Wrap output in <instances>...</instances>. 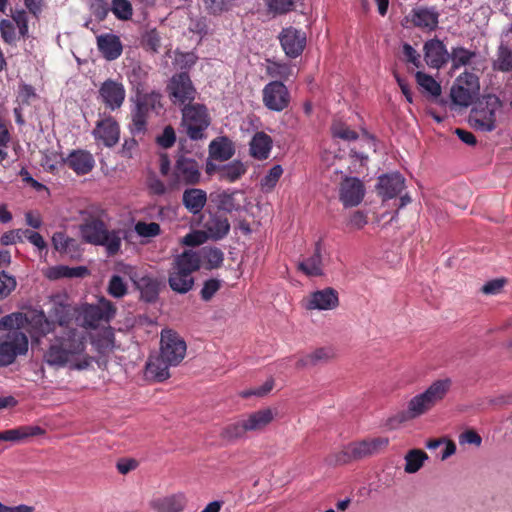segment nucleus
I'll return each instance as SVG.
<instances>
[{"instance_id":"obj_26","label":"nucleus","mask_w":512,"mask_h":512,"mask_svg":"<svg viewBox=\"0 0 512 512\" xmlns=\"http://www.w3.org/2000/svg\"><path fill=\"white\" fill-rule=\"evenodd\" d=\"M432 408L433 405L429 402V400L425 397L423 393H420L414 396L408 402L407 410L404 411L400 416L401 421H407L418 418L421 415L427 413Z\"/></svg>"},{"instance_id":"obj_49","label":"nucleus","mask_w":512,"mask_h":512,"mask_svg":"<svg viewBox=\"0 0 512 512\" xmlns=\"http://www.w3.org/2000/svg\"><path fill=\"white\" fill-rule=\"evenodd\" d=\"M331 133L333 137L345 141H355L359 135L355 130H352L347 124L342 121H334L331 125Z\"/></svg>"},{"instance_id":"obj_6","label":"nucleus","mask_w":512,"mask_h":512,"mask_svg":"<svg viewBox=\"0 0 512 512\" xmlns=\"http://www.w3.org/2000/svg\"><path fill=\"white\" fill-rule=\"evenodd\" d=\"M200 179L201 167L199 163L191 157L179 155L168 178V184L172 189H175L181 186L197 185Z\"/></svg>"},{"instance_id":"obj_10","label":"nucleus","mask_w":512,"mask_h":512,"mask_svg":"<svg viewBox=\"0 0 512 512\" xmlns=\"http://www.w3.org/2000/svg\"><path fill=\"white\" fill-rule=\"evenodd\" d=\"M263 105L270 111L282 112L291 102V95L282 81H270L262 89Z\"/></svg>"},{"instance_id":"obj_40","label":"nucleus","mask_w":512,"mask_h":512,"mask_svg":"<svg viewBox=\"0 0 512 512\" xmlns=\"http://www.w3.org/2000/svg\"><path fill=\"white\" fill-rule=\"evenodd\" d=\"M161 98L162 95L157 91L138 93L136 106L146 112L158 110L162 108Z\"/></svg>"},{"instance_id":"obj_34","label":"nucleus","mask_w":512,"mask_h":512,"mask_svg":"<svg viewBox=\"0 0 512 512\" xmlns=\"http://www.w3.org/2000/svg\"><path fill=\"white\" fill-rule=\"evenodd\" d=\"M187 505V498L183 493L173 494L155 502L154 507L159 512H181Z\"/></svg>"},{"instance_id":"obj_21","label":"nucleus","mask_w":512,"mask_h":512,"mask_svg":"<svg viewBox=\"0 0 512 512\" xmlns=\"http://www.w3.org/2000/svg\"><path fill=\"white\" fill-rule=\"evenodd\" d=\"M50 320L45 318L44 324L41 325V332L46 335L51 332H55V325L58 324L63 329H73L69 327L70 323L73 320L74 314L72 313V309L67 305H56L53 310L50 312Z\"/></svg>"},{"instance_id":"obj_50","label":"nucleus","mask_w":512,"mask_h":512,"mask_svg":"<svg viewBox=\"0 0 512 512\" xmlns=\"http://www.w3.org/2000/svg\"><path fill=\"white\" fill-rule=\"evenodd\" d=\"M111 11L122 21L130 20L133 16V7L128 0H112Z\"/></svg>"},{"instance_id":"obj_58","label":"nucleus","mask_w":512,"mask_h":512,"mask_svg":"<svg viewBox=\"0 0 512 512\" xmlns=\"http://www.w3.org/2000/svg\"><path fill=\"white\" fill-rule=\"evenodd\" d=\"M456 82L458 85H463L474 93H477L479 90V79L475 74L471 72H463L458 76Z\"/></svg>"},{"instance_id":"obj_11","label":"nucleus","mask_w":512,"mask_h":512,"mask_svg":"<svg viewBox=\"0 0 512 512\" xmlns=\"http://www.w3.org/2000/svg\"><path fill=\"white\" fill-rule=\"evenodd\" d=\"M28 350V338L20 330H14L7 334L0 343V366L6 367L12 364L18 355H23Z\"/></svg>"},{"instance_id":"obj_48","label":"nucleus","mask_w":512,"mask_h":512,"mask_svg":"<svg viewBox=\"0 0 512 512\" xmlns=\"http://www.w3.org/2000/svg\"><path fill=\"white\" fill-rule=\"evenodd\" d=\"M209 201L217 210L230 212L234 209V198L226 192L211 193Z\"/></svg>"},{"instance_id":"obj_2","label":"nucleus","mask_w":512,"mask_h":512,"mask_svg":"<svg viewBox=\"0 0 512 512\" xmlns=\"http://www.w3.org/2000/svg\"><path fill=\"white\" fill-rule=\"evenodd\" d=\"M187 345L184 339L172 329H163L160 339V352L150 357L147 373L161 382L170 377V367L178 366L186 355Z\"/></svg>"},{"instance_id":"obj_52","label":"nucleus","mask_w":512,"mask_h":512,"mask_svg":"<svg viewBox=\"0 0 512 512\" xmlns=\"http://www.w3.org/2000/svg\"><path fill=\"white\" fill-rule=\"evenodd\" d=\"M127 284L119 275H113L108 283L107 292L114 298H122L127 294Z\"/></svg>"},{"instance_id":"obj_12","label":"nucleus","mask_w":512,"mask_h":512,"mask_svg":"<svg viewBox=\"0 0 512 512\" xmlns=\"http://www.w3.org/2000/svg\"><path fill=\"white\" fill-rule=\"evenodd\" d=\"M126 98L124 84L115 79L105 80L99 87L98 99L105 108L115 111L122 107Z\"/></svg>"},{"instance_id":"obj_8","label":"nucleus","mask_w":512,"mask_h":512,"mask_svg":"<svg viewBox=\"0 0 512 512\" xmlns=\"http://www.w3.org/2000/svg\"><path fill=\"white\" fill-rule=\"evenodd\" d=\"M117 308L110 300L101 297L97 304H86L81 308L82 326L96 329L101 322L109 323L116 315Z\"/></svg>"},{"instance_id":"obj_57","label":"nucleus","mask_w":512,"mask_h":512,"mask_svg":"<svg viewBox=\"0 0 512 512\" xmlns=\"http://www.w3.org/2000/svg\"><path fill=\"white\" fill-rule=\"evenodd\" d=\"M16 280L5 271L0 272V300L6 298L16 288Z\"/></svg>"},{"instance_id":"obj_33","label":"nucleus","mask_w":512,"mask_h":512,"mask_svg":"<svg viewBox=\"0 0 512 512\" xmlns=\"http://www.w3.org/2000/svg\"><path fill=\"white\" fill-rule=\"evenodd\" d=\"M452 381L450 378L438 379L434 381L423 394L433 405V407L442 401L451 389Z\"/></svg>"},{"instance_id":"obj_54","label":"nucleus","mask_w":512,"mask_h":512,"mask_svg":"<svg viewBox=\"0 0 512 512\" xmlns=\"http://www.w3.org/2000/svg\"><path fill=\"white\" fill-rule=\"evenodd\" d=\"M283 173V169L280 165H274L265 175V177L261 180V186L263 189L271 190L273 189L277 182L279 181L281 175Z\"/></svg>"},{"instance_id":"obj_28","label":"nucleus","mask_w":512,"mask_h":512,"mask_svg":"<svg viewBox=\"0 0 512 512\" xmlns=\"http://www.w3.org/2000/svg\"><path fill=\"white\" fill-rule=\"evenodd\" d=\"M249 432L262 431L274 419V414L270 408L261 409L243 416Z\"/></svg>"},{"instance_id":"obj_62","label":"nucleus","mask_w":512,"mask_h":512,"mask_svg":"<svg viewBox=\"0 0 512 512\" xmlns=\"http://www.w3.org/2000/svg\"><path fill=\"white\" fill-rule=\"evenodd\" d=\"M506 282L505 278H496L485 283L480 290L485 295H496L501 292Z\"/></svg>"},{"instance_id":"obj_35","label":"nucleus","mask_w":512,"mask_h":512,"mask_svg":"<svg viewBox=\"0 0 512 512\" xmlns=\"http://www.w3.org/2000/svg\"><path fill=\"white\" fill-rule=\"evenodd\" d=\"M334 353L331 348L321 347L313 352L301 357L296 362V367L302 369L305 367L316 366L319 363H324L333 358Z\"/></svg>"},{"instance_id":"obj_47","label":"nucleus","mask_w":512,"mask_h":512,"mask_svg":"<svg viewBox=\"0 0 512 512\" xmlns=\"http://www.w3.org/2000/svg\"><path fill=\"white\" fill-rule=\"evenodd\" d=\"M149 112L135 106V109L132 111V123L130 126V130L132 134H143L147 130V119Z\"/></svg>"},{"instance_id":"obj_20","label":"nucleus","mask_w":512,"mask_h":512,"mask_svg":"<svg viewBox=\"0 0 512 512\" xmlns=\"http://www.w3.org/2000/svg\"><path fill=\"white\" fill-rule=\"evenodd\" d=\"M63 162L77 175L82 176L90 173L95 167V159L91 152L85 149H74Z\"/></svg>"},{"instance_id":"obj_63","label":"nucleus","mask_w":512,"mask_h":512,"mask_svg":"<svg viewBox=\"0 0 512 512\" xmlns=\"http://www.w3.org/2000/svg\"><path fill=\"white\" fill-rule=\"evenodd\" d=\"M402 53L406 62L411 63L416 68L421 66L420 54L410 44H403Z\"/></svg>"},{"instance_id":"obj_64","label":"nucleus","mask_w":512,"mask_h":512,"mask_svg":"<svg viewBox=\"0 0 512 512\" xmlns=\"http://www.w3.org/2000/svg\"><path fill=\"white\" fill-rule=\"evenodd\" d=\"M143 41L145 46L153 52H158L161 46V38L155 29L148 31Z\"/></svg>"},{"instance_id":"obj_32","label":"nucleus","mask_w":512,"mask_h":512,"mask_svg":"<svg viewBox=\"0 0 512 512\" xmlns=\"http://www.w3.org/2000/svg\"><path fill=\"white\" fill-rule=\"evenodd\" d=\"M44 429L40 426H19L0 432L1 441H22L29 437L44 434Z\"/></svg>"},{"instance_id":"obj_38","label":"nucleus","mask_w":512,"mask_h":512,"mask_svg":"<svg viewBox=\"0 0 512 512\" xmlns=\"http://www.w3.org/2000/svg\"><path fill=\"white\" fill-rule=\"evenodd\" d=\"M246 167L245 165L239 161L234 160L222 167L219 168V178L221 180H225L227 182H235L236 180L240 179L242 175L246 173Z\"/></svg>"},{"instance_id":"obj_61","label":"nucleus","mask_w":512,"mask_h":512,"mask_svg":"<svg viewBox=\"0 0 512 512\" xmlns=\"http://www.w3.org/2000/svg\"><path fill=\"white\" fill-rule=\"evenodd\" d=\"M0 33L4 42L12 44L16 40V31L13 23L7 19L0 21Z\"/></svg>"},{"instance_id":"obj_31","label":"nucleus","mask_w":512,"mask_h":512,"mask_svg":"<svg viewBox=\"0 0 512 512\" xmlns=\"http://www.w3.org/2000/svg\"><path fill=\"white\" fill-rule=\"evenodd\" d=\"M478 53L475 50L467 49L463 46L452 47L449 53V61L453 70H458L461 67L470 66Z\"/></svg>"},{"instance_id":"obj_24","label":"nucleus","mask_w":512,"mask_h":512,"mask_svg":"<svg viewBox=\"0 0 512 512\" xmlns=\"http://www.w3.org/2000/svg\"><path fill=\"white\" fill-rule=\"evenodd\" d=\"M97 48L104 59L113 61L118 59L123 52V45L119 36L105 33L97 36Z\"/></svg>"},{"instance_id":"obj_45","label":"nucleus","mask_w":512,"mask_h":512,"mask_svg":"<svg viewBox=\"0 0 512 512\" xmlns=\"http://www.w3.org/2000/svg\"><path fill=\"white\" fill-rule=\"evenodd\" d=\"M417 84L432 97H438L441 94L440 84L430 75L418 71L415 75Z\"/></svg>"},{"instance_id":"obj_43","label":"nucleus","mask_w":512,"mask_h":512,"mask_svg":"<svg viewBox=\"0 0 512 512\" xmlns=\"http://www.w3.org/2000/svg\"><path fill=\"white\" fill-rule=\"evenodd\" d=\"M266 73L271 78L276 79L275 81L289 80L293 74L292 66L288 63L271 62L266 69Z\"/></svg>"},{"instance_id":"obj_51","label":"nucleus","mask_w":512,"mask_h":512,"mask_svg":"<svg viewBox=\"0 0 512 512\" xmlns=\"http://www.w3.org/2000/svg\"><path fill=\"white\" fill-rule=\"evenodd\" d=\"M203 259L206 261L208 269H217L221 267L224 261V253L219 248H207L204 247L202 250Z\"/></svg>"},{"instance_id":"obj_4","label":"nucleus","mask_w":512,"mask_h":512,"mask_svg":"<svg viewBox=\"0 0 512 512\" xmlns=\"http://www.w3.org/2000/svg\"><path fill=\"white\" fill-rule=\"evenodd\" d=\"M388 444L389 439L387 437L366 438L361 441H354L344 446L341 450L331 453L327 457V462L330 465L338 466L359 461L379 453Z\"/></svg>"},{"instance_id":"obj_19","label":"nucleus","mask_w":512,"mask_h":512,"mask_svg":"<svg viewBox=\"0 0 512 512\" xmlns=\"http://www.w3.org/2000/svg\"><path fill=\"white\" fill-rule=\"evenodd\" d=\"M439 16L436 7H417L411 10L407 19L414 27L434 31L438 27Z\"/></svg>"},{"instance_id":"obj_27","label":"nucleus","mask_w":512,"mask_h":512,"mask_svg":"<svg viewBox=\"0 0 512 512\" xmlns=\"http://www.w3.org/2000/svg\"><path fill=\"white\" fill-rule=\"evenodd\" d=\"M136 285V288L141 293V298L148 302H155L159 295V282L156 278L151 276H142L138 279L131 277Z\"/></svg>"},{"instance_id":"obj_39","label":"nucleus","mask_w":512,"mask_h":512,"mask_svg":"<svg viewBox=\"0 0 512 512\" xmlns=\"http://www.w3.org/2000/svg\"><path fill=\"white\" fill-rule=\"evenodd\" d=\"M89 274L87 267L78 266V267H68V266H56L52 267L49 270L48 277L50 279H60V278H73L79 277L82 278Z\"/></svg>"},{"instance_id":"obj_15","label":"nucleus","mask_w":512,"mask_h":512,"mask_svg":"<svg viewBox=\"0 0 512 512\" xmlns=\"http://www.w3.org/2000/svg\"><path fill=\"white\" fill-rule=\"evenodd\" d=\"M92 135L105 147L112 148L119 142L120 126L112 116H108L96 122Z\"/></svg>"},{"instance_id":"obj_3","label":"nucleus","mask_w":512,"mask_h":512,"mask_svg":"<svg viewBox=\"0 0 512 512\" xmlns=\"http://www.w3.org/2000/svg\"><path fill=\"white\" fill-rule=\"evenodd\" d=\"M201 267V256L192 250L177 255L169 270L168 284L176 293L185 294L194 286L193 273Z\"/></svg>"},{"instance_id":"obj_55","label":"nucleus","mask_w":512,"mask_h":512,"mask_svg":"<svg viewBox=\"0 0 512 512\" xmlns=\"http://www.w3.org/2000/svg\"><path fill=\"white\" fill-rule=\"evenodd\" d=\"M222 286V281L211 278L204 282L203 287L200 291V296L204 301H210L213 296L219 291Z\"/></svg>"},{"instance_id":"obj_16","label":"nucleus","mask_w":512,"mask_h":512,"mask_svg":"<svg viewBox=\"0 0 512 512\" xmlns=\"http://www.w3.org/2000/svg\"><path fill=\"white\" fill-rule=\"evenodd\" d=\"M424 60L433 69H440L449 62V51L443 41L433 38L424 43Z\"/></svg>"},{"instance_id":"obj_53","label":"nucleus","mask_w":512,"mask_h":512,"mask_svg":"<svg viewBox=\"0 0 512 512\" xmlns=\"http://www.w3.org/2000/svg\"><path fill=\"white\" fill-rule=\"evenodd\" d=\"M155 142L163 149L173 147L176 142V133L174 128L171 125L165 126L162 133L156 137Z\"/></svg>"},{"instance_id":"obj_9","label":"nucleus","mask_w":512,"mask_h":512,"mask_svg":"<svg viewBox=\"0 0 512 512\" xmlns=\"http://www.w3.org/2000/svg\"><path fill=\"white\" fill-rule=\"evenodd\" d=\"M81 235L85 242L106 247L107 254H117L121 247V238L118 232L109 231L107 226H80Z\"/></svg>"},{"instance_id":"obj_14","label":"nucleus","mask_w":512,"mask_h":512,"mask_svg":"<svg viewBox=\"0 0 512 512\" xmlns=\"http://www.w3.org/2000/svg\"><path fill=\"white\" fill-rule=\"evenodd\" d=\"M339 304V293L332 287L311 292L303 300V306L306 310H334Z\"/></svg>"},{"instance_id":"obj_29","label":"nucleus","mask_w":512,"mask_h":512,"mask_svg":"<svg viewBox=\"0 0 512 512\" xmlns=\"http://www.w3.org/2000/svg\"><path fill=\"white\" fill-rule=\"evenodd\" d=\"M271 148L272 139L264 132H257L250 142V153L254 158L259 160L267 159Z\"/></svg>"},{"instance_id":"obj_22","label":"nucleus","mask_w":512,"mask_h":512,"mask_svg":"<svg viewBox=\"0 0 512 512\" xmlns=\"http://www.w3.org/2000/svg\"><path fill=\"white\" fill-rule=\"evenodd\" d=\"M405 186L404 177L398 173L384 174L378 178L376 189L378 195L384 200L392 199L399 195Z\"/></svg>"},{"instance_id":"obj_56","label":"nucleus","mask_w":512,"mask_h":512,"mask_svg":"<svg viewBox=\"0 0 512 512\" xmlns=\"http://www.w3.org/2000/svg\"><path fill=\"white\" fill-rule=\"evenodd\" d=\"M23 322L22 313H11L0 319V330H19Z\"/></svg>"},{"instance_id":"obj_25","label":"nucleus","mask_w":512,"mask_h":512,"mask_svg":"<svg viewBox=\"0 0 512 512\" xmlns=\"http://www.w3.org/2000/svg\"><path fill=\"white\" fill-rule=\"evenodd\" d=\"M323 253L322 240L315 243L313 254L298 264V269L310 277L323 275Z\"/></svg>"},{"instance_id":"obj_41","label":"nucleus","mask_w":512,"mask_h":512,"mask_svg":"<svg viewBox=\"0 0 512 512\" xmlns=\"http://www.w3.org/2000/svg\"><path fill=\"white\" fill-rule=\"evenodd\" d=\"M426 459H428V455L423 450L412 449L408 451L405 455V472L409 474L416 473L421 469Z\"/></svg>"},{"instance_id":"obj_1","label":"nucleus","mask_w":512,"mask_h":512,"mask_svg":"<svg viewBox=\"0 0 512 512\" xmlns=\"http://www.w3.org/2000/svg\"><path fill=\"white\" fill-rule=\"evenodd\" d=\"M87 336L78 329H63L55 334L54 340L44 354V361L54 368L69 366L74 370L87 369L93 360L86 352Z\"/></svg>"},{"instance_id":"obj_44","label":"nucleus","mask_w":512,"mask_h":512,"mask_svg":"<svg viewBox=\"0 0 512 512\" xmlns=\"http://www.w3.org/2000/svg\"><path fill=\"white\" fill-rule=\"evenodd\" d=\"M80 224H105V212L97 206H89L80 212Z\"/></svg>"},{"instance_id":"obj_13","label":"nucleus","mask_w":512,"mask_h":512,"mask_svg":"<svg viewBox=\"0 0 512 512\" xmlns=\"http://www.w3.org/2000/svg\"><path fill=\"white\" fill-rule=\"evenodd\" d=\"M499 99L494 97L493 101H487L485 106L474 108L469 117L470 124L476 130L491 132L496 128V108Z\"/></svg>"},{"instance_id":"obj_37","label":"nucleus","mask_w":512,"mask_h":512,"mask_svg":"<svg viewBox=\"0 0 512 512\" xmlns=\"http://www.w3.org/2000/svg\"><path fill=\"white\" fill-rule=\"evenodd\" d=\"M492 68L494 71L503 73L512 72V50L506 44L501 43L498 46Z\"/></svg>"},{"instance_id":"obj_60","label":"nucleus","mask_w":512,"mask_h":512,"mask_svg":"<svg viewBox=\"0 0 512 512\" xmlns=\"http://www.w3.org/2000/svg\"><path fill=\"white\" fill-rule=\"evenodd\" d=\"M295 0H266L270 11L276 14L287 13L292 10Z\"/></svg>"},{"instance_id":"obj_7","label":"nucleus","mask_w":512,"mask_h":512,"mask_svg":"<svg viewBox=\"0 0 512 512\" xmlns=\"http://www.w3.org/2000/svg\"><path fill=\"white\" fill-rule=\"evenodd\" d=\"M166 89L171 102L181 108L187 104H193L197 95V90L187 72L174 74Z\"/></svg>"},{"instance_id":"obj_5","label":"nucleus","mask_w":512,"mask_h":512,"mask_svg":"<svg viewBox=\"0 0 512 512\" xmlns=\"http://www.w3.org/2000/svg\"><path fill=\"white\" fill-rule=\"evenodd\" d=\"M181 125L191 140H201L211 123L208 109L204 104H187L181 108Z\"/></svg>"},{"instance_id":"obj_46","label":"nucleus","mask_w":512,"mask_h":512,"mask_svg":"<svg viewBox=\"0 0 512 512\" xmlns=\"http://www.w3.org/2000/svg\"><path fill=\"white\" fill-rule=\"evenodd\" d=\"M475 95H476V93L470 91L463 85H458V84L454 85L451 88V93H450L452 101L455 104H457L459 106H463V107L469 106L472 103Z\"/></svg>"},{"instance_id":"obj_36","label":"nucleus","mask_w":512,"mask_h":512,"mask_svg":"<svg viewBox=\"0 0 512 512\" xmlns=\"http://www.w3.org/2000/svg\"><path fill=\"white\" fill-rule=\"evenodd\" d=\"M232 143L227 138L213 140L209 145L210 156L218 161H226L234 155Z\"/></svg>"},{"instance_id":"obj_59","label":"nucleus","mask_w":512,"mask_h":512,"mask_svg":"<svg viewBox=\"0 0 512 512\" xmlns=\"http://www.w3.org/2000/svg\"><path fill=\"white\" fill-rule=\"evenodd\" d=\"M52 241L55 249L64 253H71L70 246L76 245V240L66 237L63 233H55Z\"/></svg>"},{"instance_id":"obj_42","label":"nucleus","mask_w":512,"mask_h":512,"mask_svg":"<svg viewBox=\"0 0 512 512\" xmlns=\"http://www.w3.org/2000/svg\"><path fill=\"white\" fill-rule=\"evenodd\" d=\"M249 432L243 417L235 422L226 425L222 432L221 437L228 441H236L245 436Z\"/></svg>"},{"instance_id":"obj_23","label":"nucleus","mask_w":512,"mask_h":512,"mask_svg":"<svg viewBox=\"0 0 512 512\" xmlns=\"http://www.w3.org/2000/svg\"><path fill=\"white\" fill-rule=\"evenodd\" d=\"M208 228L207 231H192L187 234L182 243L186 246H198L207 241V239L211 238L213 240H219L224 238L228 232L230 226H206Z\"/></svg>"},{"instance_id":"obj_18","label":"nucleus","mask_w":512,"mask_h":512,"mask_svg":"<svg viewBox=\"0 0 512 512\" xmlns=\"http://www.w3.org/2000/svg\"><path fill=\"white\" fill-rule=\"evenodd\" d=\"M365 195L363 183L356 177H346L340 184L339 196L345 207H354L361 203Z\"/></svg>"},{"instance_id":"obj_17","label":"nucleus","mask_w":512,"mask_h":512,"mask_svg":"<svg viewBox=\"0 0 512 512\" xmlns=\"http://www.w3.org/2000/svg\"><path fill=\"white\" fill-rule=\"evenodd\" d=\"M279 39L285 54L290 58L301 55L306 46L305 33L293 27L283 29Z\"/></svg>"},{"instance_id":"obj_30","label":"nucleus","mask_w":512,"mask_h":512,"mask_svg":"<svg viewBox=\"0 0 512 512\" xmlns=\"http://www.w3.org/2000/svg\"><path fill=\"white\" fill-rule=\"evenodd\" d=\"M182 201L190 212L197 214L204 208L207 202V194L202 189L189 188L184 191Z\"/></svg>"}]
</instances>
